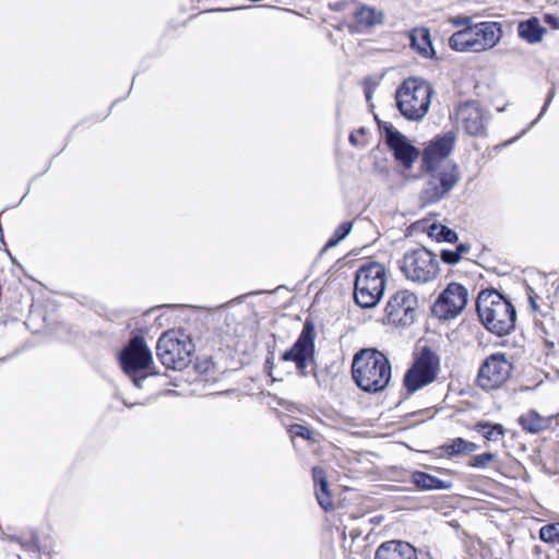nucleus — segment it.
Listing matches in <instances>:
<instances>
[{
	"mask_svg": "<svg viewBox=\"0 0 559 559\" xmlns=\"http://www.w3.org/2000/svg\"><path fill=\"white\" fill-rule=\"evenodd\" d=\"M194 345L190 337L180 331H167L156 345V355L168 369L181 370L191 362Z\"/></svg>",
	"mask_w": 559,
	"mask_h": 559,
	"instance_id": "423d86ee",
	"label": "nucleus"
},
{
	"mask_svg": "<svg viewBox=\"0 0 559 559\" xmlns=\"http://www.w3.org/2000/svg\"><path fill=\"white\" fill-rule=\"evenodd\" d=\"M454 143L455 135L452 132L432 141L424 151L426 170H437V168H442L445 163H450L447 157L451 154Z\"/></svg>",
	"mask_w": 559,
	"mask_h": 559,
	"instance_id": "dca6fc26",
	"label": "nucleus"
},
{
	"mask_svg": "<svg viewBox=\"0 0 559 559\" xmlns=\"http://www.w3.org/2000/svg\"><path fill=\"white\" fill-rule=\"evenodd\" d=\"M496 459V454L491 452L481 453L471 459L468 465L475 468H485Z\"/></svg>",
	"mask_w": 559,
	"mask_h": 559,
	"instance_id": "c756f323",
	"label": "nucleus"
},
{
	"mask_svg": "<svg viewBox=\"0 0 559 559\" xmlns=\"http://www.w3.org/2000/svg\"><path fill=\"white\" fill-rule=\"evenodd\" d=\"M352 373L355 383L362 391L377 393L388 386L392 370L384 354L373 348H366L354 356Z\"/></svg>",
	"mask_w": 559,
	"mask_h": 559,
	"instance_id": "f257e3e1",
	"label": "nucleus"
},
{
	"mask_svg": "<svg viewBox=\"0 0 559 559\" xmlns=\"http://www.w3.org/2000/svg\"><path fill=\"white\" fill-rule=\"evenodd\" d=\"M120 362L123 371L132 379L136 388L142 386V381L146 378L136 377V373L146 370L153 362L150 348L141 336L133 337L120 354Z\"/></svg>",
	"mask_w": 559,
	"mask_h": 559,
	"instance_id": "1a4fd4ad",
	"label": "nucleus"
},
{
	"mask_svg": "<svg viewBox=\"0 0 559 559\" xmlns=\"http://www.w3.org/2000/svg\"><path fill=\"white\" fill-rule=\"evenodd\" d=\"M292 437H300L305 440H313V431L302 425H292L289 428Z\"/></svg>",
	"mask_w": 559,
	"mask_h": 559,
	"instance_id": "7c9ffc66",
	"label": "nucleus"
},
{
	"mask_svg": "<svg viewBox=\"0 0 559 559\" xmlns=\"http://www.w3.org/2000/svg\"><path fill=\"white\" fill-rule=\"evenodd\" d=\"M427 173L420 192V202L424 206L435 204L445 198L460 180L457 167L453 163H445L442 168L427 170Z\"/></svg>",
	"mask_w": 559,
	"mask_h": 559,
	"instance_id": "0eeeda50",
	"label": "nucleus"
},
{
	"mask_svg": "<svg viewBox=\"0 0 559 559\" xmlns=\"http://www.w3.org/2000/svg\"><path fill=\"white\" fill-rule=\"evenodd\" d=\"M353 223L352 222H343L341 225L336 227L331 238L326 241L323 247V251H326L335 246H337L343 239H345L349 233L352 231Z\"/></svg>",
	"mask_w": 559,
	"mask_h": 559,
	"instance_id": "cd10ccee",
	"label": "nucleus"
},
{
	"mask_svg": "<svg viewBox=\"0 0 559 559\" xmlns=\"http://www.w3.org/2000/svg\"><path fill=\"white\" fill-rule=\"evenodd\" d=\"M488 118L477 102H466L456 109L457 124L469 135L485 136Z\"/></svg>",
	"mask_w": 559,
	"mask_h": 559,
	"instance_id": "2eb2a0df",
	"label": "nucleus"
},
{
	"mask_svg": "<svg viewBox=\"0 0 559 559\" xmlns=\"http://www.w3.org/2000/svg\"><path fill=\"white\" fill-rule=\"evenodd\" d=\"M552 97H554V92H550V93H549V95H548V97H547V99H546V102H545V105H544V106H543V108H542V111H540V114H539L538 118H540V117L546 112L547 107L549 106V104H550V102H551Z\"/></svg>",
	"mask_w": 559,
	"mask_h": 559,
	"instance_id": "c9c22d12",
	"label": "nucleus"
},
{
	"mask_svg": "<svg viewBox=\"0 0 559 559\" xmlns=\"http://www.w3.org/2000/svg\"><path fill=\"white\" fill-rule=\"evenodd\" d=\"M374 559H418L416 549L408 543L390 540L381 544Z\"/></svg>",
	"mask_w": 559,
	"mask_h": 559,
	"instance_id": "a211bd4d",
	"label": "nucleus"
},
{
	"mask_svg": "<svg viewBox=\"0 0 559 559\" xmlns=\"http://www.w3.org/2000/svg\"><path fill=\"white\" fill-rule=\"evenodd\" d=\"M312 477L316 486V497L318 503L324 511L333 510L334 503L329 490V483L324 469L318 466L313 467Z\"/></svg>",
	"mask_w": 559,
	"mask_h": 559,
	"instance_id": "aec40b11",
	"label": "nucleus"
},
{
	"mask_svg": "<svg viewBox=\"0 0 559 559\" xmlns=\"http://www.w3.org/2000/svg\"><path fill=\"white\" fill-rule=\"evenodd\" d=\"M539 538L548 544H559V523L544 525L539 530Z\"/></svg>",
	"mask_w": 559,
	"mask_h": 559,
	"instance_id": "c85d7f7f",
	"label": "nucleus"
},
{
	"mask_svg": "<svg viewBox=\"0 0 559 559\" xmlns=\"http://www.w3.org/2000/svg\"><path fill=\"white\" fill-rule=\"evenodd\" d=\"M432 93L431 85L424 80H405L395 92L399 111L409 121L423 120L429 111Z\"/></svg>",
	"mask_w": 559,
	"mask_h": 559,
	"instance_id": "7ed1b4c3",
	"label": "nucleus"
},
{
	"mask_svg": "<svg viewBox=\"0 0 559 559\" xmlns=\"http://www.w3.org/2000/svg\"><path fill=\"white\" fill-rule=\"evenodd\" d=\"M502 27L498 22H480L451 35L449 46L456 51L481 52L498 45Z\"/></svg>",
	"mask_w": 559,
	"mask_h": 559,
	"instance_id": "39448f33",
	"label": "nucleus"
},
{
	"mask_svg": "<svg viewBox=\"0 0 559 559\" xmlns=\"http://www.w3.org/2000/svg\"><path fill=\"white\" fill-rule=\"evenodd\" d=\"M349 142H350L352 144H354V145H356V144H357V138H356V135H355V134H353V133H352V134L349 135Z\"/></svg>",
	"mask_w": 559,
	"mask_h": 559,
	"instance_id": "e433bc0d",
	"label": "nucleus"
},
{
	"mask_svg": "<svg viewBox=\"0 0 559 559\" xmlns=\"http://www.w3.org/2000/svg\"><path fill=\"white\" fill-rule=\"evenodd\" d=\"M401 271L408 281L426 284L438 276L439 261L431 251L418 248L404 254Z\"/></svg>",
	"mask_w": 559,
	"mask_h": 559,
	"instance_id": "6e6552de",
	"label": "nucleus"
},
{
	"mask_svg": "<svg viewBox=\"0 0 559 559\" xmlns=\"http://www.w3.org/2000/svg\"><path fill=\"white\" fill-rule=\"evenodd\" d=\"M386 286L385 267L378 262L362 264L357 271L354 285V300L365 309L374 308L382 299Z\"/></svg>",
	"mask_w": 559,
	"mask_h": 559,
	"instance_id": "20e7f679",
	"label": "nucleus"
},
{
	"mask_svg": "<svg viewBox=\"0 0 559 559\" xmlns=\"http://www.w3.org/2000/svg\"><path fill=\"white\" fill-rule=\"evenodd\" d=\"M355 20L361 26L371 27L383 22V13L376 8L361 5L355 12Z\"/></svg>",
	"mask_w": 559,
	"mask_h": 559,
	"instance_id": "b1692460",
	"label": "nucleus"
},
{
	"mask_svg": "<svg viewBox=\"0 0 559 559\" xmlns=\"http://www.w3.org/2000/svg\"><path fill=\"white\" fill-rule=\"evenodd\" d=\"M512 365L504 354H491L480 365L477 384L485 391L499 389L511 376Z\"/></svg>",
	"mask_w": 559,
	"mask_h": 559,
	"instance_id": "9b49d317",
	"label": "nucleus"
},
{
	"mask_svg": "<svg viewBox=\"0 0 559 559\" xmlns=\"http://www.w3.org/2000/svg\"><path fill=\"white\" fill-rule=\"evenodd\" d=\"M478 445L474 442L467 441L463 438H454L444 445L448 455L453 456L457 454H467L475 452Z\"/></svg>",
	"mask_w": 559,
	"mask_h": 559,
	"instance_id": "a878e982",
	"label": "nucleus"
},
{
	"mask_svg": "<svg viewBox=\"0 0 559 559\" xmlns=\"http://www.w3.org/2000/svg\"><path fill=\"white\" fill-rule=\"evenodd\" d=\"M314 340V325L312 322L306 321L302 331L293 347L282 355V361L294 362L298 373L305 377L307 374L309 362L313 359Z\"/></svg>",
	"mask_w": 559,
	"mask_h": 559,
	"instance_id": "f8f14e48",
	"label": "nucleus"
},
{
	"mask_svg": "<svg viewBox=\"0 0 559 559\" xmlns=\"http://www.w3.org/2000/svg\"><path fill=\"white\" fill-rule=\"evenodd\" d=\"M412 47L415 48L423 57L428 58L433 53L430 39V33L427 28H415L411 33Z\"/></svg>",
	"mask_w": 559,
	"mask_h": 559,
	"instance_id": "5701e85b",
	"label": "nucleus"
},
{
	"mask_svg": "<svg viewBox=\"0 0 559 559\" xmlns=\"http://www.w3.org/2000/svg\"><path fill=\"white\" fill-rule=\"evenodd\" d=\"M554 418V416H542L535 409H528L519 417L518 423L524 431L536 435L548 430Z\"/></svg>",
	"mask_w": 559,
	"mask_h": 559,
	"instance_id": "6ab92c4d",
	"label": "nucleus"
},
{
	"mask_svg": "<svg viewBox=\"0 0 559 559\" xmlns=\"http://www.w3.org/2000/svg\"><path fill=\"white\" fill-rule=\"evenodd\" d=\"M386 143L393 151L395 158L403 164L405 168H411L418 157V151L408 143L407 139L392 126L384 128Z\"/></svg>",
	"mask_w": 559,
	"mask_h": 559,
	"instance_id": "f3484780",
	"label": "nucleus"
},
{
	"mask_svg": "<svg viewBox=\"0 0 559 559\" xmlns=\"http://www.w3.org/2000/svg\"><path fill=\"white\" fill-rule=\"evenodd\" d=\"M439 358L428 349H424L414 366L406 372L404 384L409 393L431 383L439 372Z\"/></svg>",
	"mask_w": 559,
	"mask_h": 559,
	"instance_id": "ddd939ff",
	"label": "nucleus"
},
{
	"mask_svg": "<svg viewBox=\"0 0 559 559\" xmlns=\"http://www.w3.org/2000/svg\"><path fill=\"white\" fill-rule=\"evenodd\" d=\"M468 301L467 288L459 283H450L431 306L432 314L440 320H453L465 309Z\"/></svg>",
	"mask_w": 559,
	"mask_h": 559,
	"instance_id": "9d476101",
	"label": "nucleus"
},
{
	"mask_svg": "<svg viewBox=\"0 0 559 559\" xmlns=\"http://www.w3.org/2000/svg\"><path fill=\"white\" fill-rule=\"evenodd\" d=\"M440 258L444 263H448L451 265L456 264L461 260L459 254L454 250H451V249L441 250Z\"/></svg>",
	"mask_w": 559,
	"mask_h": 559,
	"instance_id": "2f4dec72",
	"label": "nucleus"
},
{
	"mask_svg": "<svg viewBox=\"0 0 559 559\" xmlns=\"http://www.w3.org/2000/svg\"><path fill=\"white\" fill-rule=\"evenodd\" d=\"M474 429L488 441H498L504 437V428L501 424L479 421L475 425Z\"/></svg>",
	"mask_w": 559,
	"mask_h": 559,
	"instance_id": "393cba45",
	"label": "nucleus"
},
{
	"mask_svg": "<svg viewBox=\"0 0 559 559\" xmlns=\"http://www.w3.org/2000/svg\"><path fill=\"white\" fill-rule=\"evenodd\" d=\"M451 23L456 26V27H468V26H472V19L468 17V16H455V17H452L451 20Z\"/></svg>",
	"mask_w": 559,
	"mask_h": 559,
	"instance_id": "72a5a7b5",
	"label": "nucleus"
},
{
	"mask_svg": "<svg viewBox=\"0 0 559 559\" xmlns=\"http://www.w3.org/2000/svg\"><path fill=\"white\" fill-rule=\"evenodd\" d=\"M428 235L437 241L455 242L457 234L444 225L431 224L428 227Z\"/></svg>",
	"mask_w": 559,
	"mask_h": 559,
	"instance_id": "bb28decb",
	"label": "nucleus"
},
{
	"mask_svg": "<svg viewBox=\"0 0 559 559\" xmlns=\"http://www.w3.org/2000/svg\"><path fill=\"white\" fill-rule=\"evenodd\" d=\"M418 300L414 293L400 290L386 304V318L391 323L408 325L414 320Z\"/></svg>",
	"mask_w": 559,
	"mask_h": 559,
	"instance_id": "4468645a",
	"label": "nucleus"
},
{
	"mask_svg": "<svg viewBox=\"0 0 559 559\" xmlns=\"http://www.w3.org/2000/svg\"><path fill=\"white\" fill-rule=\"evenodd\" d=\"M366 98L369 100L371 98V92L370 90L366 91Z\"/></svg>",
	"mask_w": 559,
	"mask_h": 559,
	"instance_id": "4c0bfd02",
	"label": "nucleus"
},
{
	"mask_svg": "<svg viewBox=\"0 0 559 559\" xmlns=\"http://www.w3.org/2000/svg\"><path fill=\"white\" fill-rule=\"evenodd\" d=\"M527 299H528V304H530V307H531V310L533 312H538L539 311V306H538V295L534 292L533 288L528 287L527 288Z\"/></svg>",
	"mask_w": 559,
	"mask_h": 559,
	"instance_id": "473e14b6",
	"label": "nucleus"
},
{
	"mask_svg": "<svg viewBox=\"0 0 559 559\" xmlns=\"http://www.w3.org/2000/svg\"><path fill=\"white\" fill-rule=\"evenodd\" d=\"M481 324L492 334L508 335L516 322L514 306L496 289H484L476 300Z\"/></svg>",
	"mask_w": 559,
	"mask_h": 559,
	"instance_id": "f03ea898",
	"label": "nucleus"
},
{
	"mask_svg": "<svg viewBox=\"0 0 559 559\" xmlns=\"http://www.w3.org/2000/svg\"><path fill=\"white\" fill-rule=\"evenodd\" d=\"M546 28L542 26L537 17H531L523 21L518 26L519 36L530 44L542 41Z\"/></svg>",
	"mask_w": 559,
	"mask_h": 559,
	"instance_id": "4be33fe9",
	"label": "nucleus"
},
{
	"mask_svg": "<svg viewBox=\"0 0 559 559\" xmlns=\"http://www.w3.org/2000/svg\"><path fill=\"white\" fill-rule=\"evenodd\" d=\"M469 250V246L465 243H460L455 247L454 251L459 254L460 259L463 254L467 253Z\"/></svg>",
	"mask_w": 559,
	"mask_h": 559,
	"instance_id": "f704fd0d",
	"label": "nucleus"
},
{
	"mask_svg": "<svg viewBox=\"0 0 559 559\" xmlns=\"http://www.w3.org/2000/svg\"><path fill=\"white\" fill-rule=\"evenodd\" d=\"M411 481L414 484L419 490L428 491V490H445L452 487L450 481H445L439 479L428 473L425 472H414L411 476Z\"/></svg>",
	"mask_w": 559,
	"mask_h": 559,
	"instance_id": "412c9836",
	"label": "nucleus"
}]
</instances>
